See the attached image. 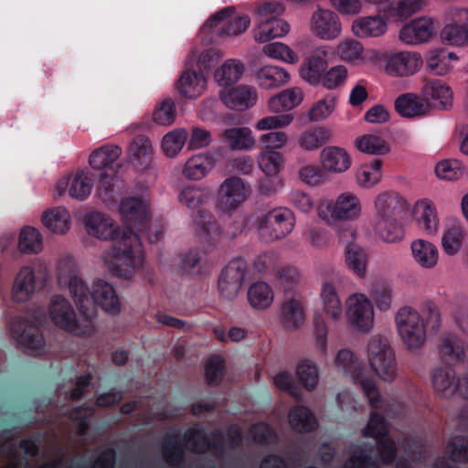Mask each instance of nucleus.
I'll return each mask as SVG.
<instances>
[{
  "label": "nucleus",
  "instance_id": "f257e3e1",
  "mask_svg": "<svg viewBox=\"0 0 468 468\" xmlns=\"http://www.w3.org/2000/svg\"><path fill=\"white\" fill-rule=\"evenodd\" d=\"M58 281L68 286L79 311L76 316L70 303L62 296L53 297L49 306V316L53 323L67 331L79 335L90 333L97 316L96 307L90 302L82 280L77 275L75 265L61 261L58 266Z\"/></svg>",
  "mask_w": 468,
  "mask_h": 468
},
{
  "label": "nucleus",
  "instance_id": "f03ea898",
  "mask_svg": "<svg viewBox=\"0 0 468 468\" xmlns=\"http://www.w3.org/2000/svg\"><path fill=\"white\" fill-rule=\"evenodd\" d=\"M112 240V268L120 276L128 277L142 261L141 240L131 229H120Z\"/></svg>",
  "mask_w": 468,
  "mask_h": 468
},
{
  "label": "nucleus",
  "instance_id": "7ed1b4c3",
  "mask_svg": "<svg viewBox=\"0 0 468 468\" xmlns=\"http://www.w3.org/2000/svg\"><path fill=\"white\" fill-rule=\"evenodd\" d=\"M284 12L282 5L276 3H263L257 9V15L261 21L255 30V39L267 42L272 38L280 37L289 32V25L279 17Z\"/></svg>",
  "mask_w": 468,
  "mask_h": 468
},
{
  "label": "nucleus",
  "instance_id": "20e7f679",
  "mask_svg": "<svg viewBox=\"0 0 468 468\" xmlns=\"http://www.w3.org/2000/svg\"><path fill=\"white\" fill-rule=\"evenodd\" d=\"M399 333L409 348L420 347L426 338L425 325L420 314L410 308H402L397 315Z\"/></svg>",
  "mask_w": 468,
  "mask_h": 468
},
{
  "label": "nucleus",
  "instance_id": "39448f33",
  "mask_svg": "<svg viewBox=\"0 0 468 468\" xmlns=\"http://www.w3.org/2000/svg\"><path fill=\"white\" fill-rule=\"evenodd\" d=\"M250 23L248 16H238L233 8H226L213 15L205 27L218 36H237L245 32Z\"/></svg>",
  "mask_w": 468,
  "mask_h": 468
},
{
  "label": "nucleus",
  "instance_id": "423d86ee",
  "mask_svg": "<svg viewBox=\"0 0 468 468\" xmlns=\"http://www.w3.org/2000/svg\"><path fill=\"white\" fill-rule=\"evenodd\" d=\"M293 227L294 218L292 212L274 208L261 219L258 229L261 235L278 239L290 234Z\"/></svg>",
  "mask_w": 468,
  "mask_h": 468
},
{
  "label": "nucleus",
  "instance_id": "0eeeda50",
  "mask_svg": "<svg viewBox=\"0 0 468 468\" xmlns=\"http://www.w3.org/2000/svg\"><path fill=\"white\" fill-rule=\"evenodd\" d=\"M346 314L350 323L360 331H368L373 325V306L363 294L356 293L349 297Z\"/></svg>",
  "mask_w": 468,
  "mask_h": 468
},
{
  "label": "nucleus",
  "instance_id": "6e6552de",
  "mask_svg": "<svg viewBox=\"0 0 468 468\" xmlns=\"http://www.w3.org/2000/svg\"><path fill=\"white\" fill-rule=\"evenodd\" d=\"M369 364L376 374L384 381H392L397 375L394 357L389 348L380 343L370 346Z\"/></svg>",
  "mask_w": 468,
  "mask_h": 468
},
{
  "label": "nucleus",
  "instance_id": "1a4fd4ad",
  "mask_svg": "<svg viewBox=\"0 0 468 468\" xmlns=\"http://www.w3.org/2000/svg\"><path fill=\"white\" fill-rule=\"evenodd\" d=\"M38 284L36 270L31 266L21 267L13 282L12 300L17 303H27L33 297Z\"/></svg>",
  "mask_w": 468,
  "mask_h": 468
},
{
  "label": "nucleus",
  "instance_id": "9d476101",
  "mask_svg": "<svg viewBox=\"0 0 468 468\" xmlns=\"http://www.w3.org/2000/svg\"><path fill=\"white\" fill-rule=\"evenodd\" d=\"M247 266L241 259L229 261L222 270L218 279V288L227 296L235 295L241 287Z\"/></svg>",
  "mask_w": 468,
  "mask_h": 468
},
{
  "label": "nucleus",
  "instance_id": "9b49d317",
  "mask_svg": "<svg viewBox=\"0 0 468 468\" xmlns=\"http://www.w3.org/2000/svg\"><path fill=\"white\" fill-rule=\"evenodd\" d=\"M93 305L101 306L106 313L117 314L121 311V303L114 288L107 282L98 280L89 289Z\"/></svg>",
  "mask_w": 468,
  "mask_h": 468
},
{
  "label": "nucleus",
  "instance_id": "f8f14e48",
  "mask_svg": "<svg viewBox=\"0 0 468 468\" xmlns=\"http://www.w3.org/2000/svg\"><path fill=\"white\" fill-rule=\"evenodd\" d=\"M360 210L359 202L356 197L347 194L340 195L334 206V215L331 214L329 205L320 207V216L330 222L333 219L347 220L358 215Z\"/></svg>",
  "mask_w": 468,
  "mask_h": 468
},
{
  "label": "nucleus",
  "instance_id": "ddd939ff",
  "mask_svg": "<svg viewBox=\"0 0 468 468\" xmlns=\"http://www.w3.org/2000/svg\"><path fill=\"white\" fill-rule=\"evenodd\" d=\"M13 332L25 351L31 355H38L45 346V341L39 330L32 324L23 322L14 324Z\"/></svg>",
  "mask_w": 468,
  "mask_h": 468
},
{
  "label": "nucleus",
  "instance_id": "4468645a",
  "mask_svg": "<svg viewBox=\"0 0 468 468\" xmlns=\"http://www.w3.org/2000/svg\"><path fill=\"white\" fill-rule=\"evenodd\" d=\"M246 189L243 182L237 177L225 180L219 189L218 201L222 209L237 207L245 200Z\"/></svg>",
  "mask_w": 468,
  "mask_h": 468
},
{
  "label": "nucleus",
  "instance_id": "2eb2a0df",
  "mask_svg": "<svg viewBox=\"0 0 468 468\" xmlns=\"http://www.w3.org/2000/svg\"><path fill=\"white\" fill-rule=\"evenodd\" d=\"M433 21L429 17L414 19L400 31V39L407 44H418L428 40L432 35Z\"/></svg>",
  "mask_w": 468,
  "mask_h": 468
},
{
  "label": "nucleus",
  "instance_id": "dca6fc26",
  "mask_svg": "<svg viewBox=\"0 0 468 468\" xmlns=\"http://www.w3.org/2000/svg\"><path fill=\"white\" fill-rule=\"evenodd\" d=\"M85 227L89 235L103 240L113 239L120 230L109 217L101 213H92L87 217Z\"/></svg>",
  "mask_w": 468,
  "mask_h": 468
},
{
  "label": "nucleus",
  "instance_id": "f3484780",
  "mask_svg": "<svg viewBox=\"0 0 468 468\" xmlns=\"http://www.w3.org/2000/svg\"><path fill=\"white\" fill-rule=\"evenodd\" d=\"M313 28L321 38L331 39L340 33L341 26L334 12L319 8L313 16Z\"/></svg>",
  "mask_w": 468,
  "mask_h": 468
},
{
  "label": "nucleus",
  "instance_id": "a211bd4d",
  "mask_svg": "<svg viewBox=\"0 0 468 468\" xmlns=\"http://www.w3.org/2000/svg\"><path fill=\"white\" fill-rule=\"evenodd\" d=\"M351 159L347 151L338 146H327L321 153L322 167L331 173H343L349 168Z\"/></svg>",
  "mask_w": 468,
  "mask_h": 468
},
{
  "label": "nucleus",
  "instance_id": "6ab92c4d",
  "mask_svg": "<svg viewBox=\"0 0 468 468\" xmlns=\"http://www.w3.org/2000/svg\"><path fill=\"white\" fill-rule=\"evenodd\" d=\"M420 67L419 59L416 56L400 52L393 55L386 65V71L392 77L405 78L413 75Z\"/></svg>",
  "mask_w": 468,
  "mask_h": 468
},
{
  "label": "nucleus",
  "instance_id": "aec40b11",
  "mask_svg": "<svg viewBox=\"0 0 468 468\" xmlns=\"http://www.w3.org/2000/svg\"><path fill=\"white\" fill-rule=\"evenodd\" d=\"M458 378L450 368H438L432 375V386L442 399H451L457 392Z\"/></svg>",
  "mask_w": 468,
  "mask_h": 468
},
{
  "label": "nucleus",
  "instance_id": "412c9836",
  "mask_svg": "<svg viewBox=\"0 0 468 468\" xmlns=\"http://www.w3.org/2000/svg\"><path fill=\"white\" fill-rule=\"evenodd\" d=\"M288 423L296 432H309L317 428V420L311 410L304 406H296L288 413Z\"/></svg>",
  "mask_w": 468,
  "mask_h": 468
},
{
  "label": "nucleus",
  "instance_id": "4be33fe9",
  "mask_svg": "<svg viewBox=\"0 0 468 468\" xmlns=\"http://www.w3.org/2000/svg\"><path fill=\"white\" fill-rule=\"evenodd\" d=\"M122 150L117 145H106L95 150L90 157V165L97 170L110 169L114 176L116 171L113 169L115 162L119 159Z\"/></svg>",
  "mask_w": 468,
  "mask_h": 468
},
{
  "label": "nucleus",
  "instance_id": "5701e85b",
  "mask_svg": "<svg viewBox=\"0 0 468 468\" xmlns=\"http://www.w3.org/2000/svg\"><path fill=\"white\" fill-rule=\"evenodd\" d=\"M224 103L235 110H245L252 105L256 100V94L246 87L230 88L222 96Z\"/></svg>",
  "mask_w": 468,
  "mask_h": 468
},
{
  "label": "nucleus",
  "instance_id": "b1692460",
  "mask_svg": "<svg viewBox=\"0 0 468 468\" xmlns=\"http://www.w3.org/2000/svg\"><path fill=\"white\" fill-rule=\"evenodd\" d=\"M119 210L122 218L132 224H140L148 218L145 204L135 197L123 198Z\"/></svg>",
  "mask_w": 468,
  "mask_h": 468
},
{
  "label": "nucleus",
  "instance_id": "393cba45",
  "mask_svg": "<svg viewBox=\"0 0 468 468\" xmlns=\"http://www.w3.org/2000/svg\"><path fill=\"white\" fill-rule=\"evenodd\" d=\"M395 108L404 117H415L424 114L426 106L422 100L412 93L402 94L395 101Z\"/></svg>",
  "mask_w": 468,
  "mask_h": 468
},
{
  "label": "nucleus",
  "instance_id": "a878e982",
  "mask_svg": "<svg viewBox=\"0 0 468 468\" xmlns=\"http://www.w3.org/2000/svg\"><path fill=\"white\" fill-rule=\"evenodd\" d=\"M248 299L254 308L265 309L272 303L274 293L269 284L258 282L249 288Z\"/></svg>",
  "mask_w": 468,
  "mask_h": 468
},
{
  "label": "nucleus",
  "instance_id": "bb28decb",
  "mask_svg": "<svg viewBox=\"0 0 468 468\" xmlns=\"http://www.w3.org/2000/svg\"><path fill=\"white\" fill-rule=\"evenodd\" d=\"M224 137L234 150L250 149L254 146L255 139L247 127H233L224 132Z\"/></svg>",
  "mask_w": 468,
  "mask_h": 468
},
{
  "label": "nucleus",
  "instance_id": "cd10ccee",
  "mask_svg": "<svg viewBox=\"0 0 468 468\" xmlns=\"http://www.w3.org/2000/svg\"><path fill=\"white\" fill-rule=\"evenodd\" d=\"M42 248V238L37 229L24 227L18 238L17 249L21 253H36Z\"/></svg>",
  "mask_w": 468,
  "mask_h": 468
},
{
  "label": "nucleus",
  "instance_id": "c85d7f7f",
  "mask_svg": "<svg viewBox=\"0 0 468 468\" xmlns=\"http://www.w3.org/2000/svg\"><path fill=\"white\" fill-rule=\"evenodd\" d=\"M43 222L52 232L62 234L69 229L70 216L65 209H51L44 214Z\"/></svg>",
  "mask_w": 468,
  "mask_h": 468
},
{
  "label": "nucleus",
  "instance_id": "c756f323",
  "mask_svg": "<svg viewBox=\"0 0 468 468\" xmlns=\"http://www.w3.org/2000/svg\"><path fill=\"white\" fill-rule=\"evenodd\" d=\"M284 323L291 327H298L304 320V312L301 302L295 297L285 300L282 306Z\"/></svg>",
  "mask_w": 468,
  "mask_h": 468
},
{
  "label": "nucleus",
  "instance_id": "7c9ffc66",
  "mask_svg": "<svg viewBox=\"0 0 468 468\" xmlns=\"http://www.w3.org/2000/svg\"><path fill=\"white\" fill-rule=\"evenodd\" d=\"M206 85V80L196 72H185L179 80L181 94L193 99L201 94Z\"/></svg>",
  "mask_w": 468,
  "mask_h": 468
},
{
  "label": "nucleus",
  "instance_id": "2f4dec72",
  "mask_svg": "<svg viewBox=\"0 0 468 468\" xmlns=\"http://www.w3.org/2000/svg\"><path fill=\"white\" fill-rule=\"evenodd\" d=\"M283 165V159L276 150H266L260 154L259 166L265 176L276 177Z\"/></svg>",
  "mask_w": 468,
  "mask_h": 468
},
{
  "label": "nucleus",
  "instance_id": "473e14b6",
  "mask_svg": "<svg viewBox=\"0 0 468 468\" xmlns=\"http://www.w3.org/2000/svg\"><path fill=\"white\" fill-rule=\"evenodd\" d=\"M301 100L302 96L299 92L287 90L273 96L269 101V108L272 112H284L299 104Z\"/></svg>",
  "mask_w": 468,
  "mask_h": 468
},
{
  "label": "nucleus",
  "instance_id": "72a5a7b5",
  "mask_svg": "<svg viewBox=\"0 0 468 468\" xmlns=\"http://www.w3.org/2000/svg\"><path fill=\"white\" fill-rule=\"evenodd\" d=\"M213 163L214 160L209 154L194 155L186 161L184 173L192 179L201 178L213 165Z\"/></svg>",
  "mask_w": 468,
  "mask_h": 468
},
{
  "label": "nucleus",
  "instance_id": "f704fd0d",
  "mask_svg": "<svg viewBox=\"0 0 468 468\" xmlns=\"http://www.w3.org/2000/svg\"><path fill=\"white\" fill-rule=\"evenodd\" d=\"M243 69V65L239 61L229 59L216 71V80L221 85H229L240 78Z\"/></svg>",
  "mask_w": 468,
  "mask_h": 468
},
{
  "label": "nucleus",
  "instance_id": "c9c22d12",
  "mask_svg": "<svg viewBox=\"0 0 468 468\" xmlns=\"http://www.w3.org/2000/svg\"><path fill=\"white\" fill-rule=\"evenodd\" d=\"M386 29L385 22L377 16H368L357 20L354 25V30L356 34L363 36L378 37Z\"/></svg>",
  "mask_w": 468,
  "mask_h": 468
},
{
  "label": "nucleus",
  "instance_id": "e433bc0d",
  "mask_svg": "<svg viewBox=\"0 0 468 468\" xmlns=\"http://www.w3.org/2000/svg\"><path fill=\"white\" fill-rule=\"evenodd\" d=\"M187 134L184 129H176L166 133L163 138L162 147L169 156L177 154L185 145Z\"/></svg>",
  "mask_w": 468,
  "mask_h": 468
},
{
  "label": "nucleus",
  "instance_id": "4c0bfd02",
  "mask_svg": "<svg viewBox=\"0 0 468 468\" xmlns=\"http://www.w3.org/2000/svg\"><path fill=\"white\" fill-rule=\"evenodd\" d=\"M412 253L422 265L431 266L437 261L435 248L428 241L418 239L412 243Z\"/></svg>",
  "mask_w": 468,
  "mask_h": 468
},
{
  "label": "nucleus",
  "instance_id": "58836bf2",
  "mask_svg": "<svg viewBox=\"0 0 468 468\" xmlns=\"http://www.w3.org/2000/svg\"><path fill=\"white\" fill-rule=\"evenodd\" d=\"M329 138V131L319 127L304 133L300 139V145L306 151H312L325 144Z\"/></svg>",
  "mask_w": 468,
  "mask_h": 468
},
{
  "label": "nucleus",
  "instance_id": "ea45409f",
  "mask_svg": "<svg viewBox=\"0 0 468 468\" xmlns=\"http://www.w3.org/2000/svg\"><path fill=\"white\" fill-rule=\"evenodd\" d=\"M325 57L326 53L323 51L314 54L307 60L303 69L304 75L307 79L319 80L323 77V73L327 69V61Z\"/></svg>",
  "mask_w": 468,
  "mask_h": 468
},
{
  "label": "nucleus",
  "instance_id": "a19ab883",
  "mask_svg": "<svg viewBox=\"0 0 468 468\" xmlns=\"http://www.w3.org/2000/svg\"><path fill=\"white\" fill-rule=\"evenodd\" d=\"M259 79L262 85L271 88L283 84L288 79V74L276 66L269 65L261 69Z\"/></svg>",
  "mask_w": 468,
  "mask_h": 468
},
{
  "label": "nucleus",
  "instance_id": "79ce46f5",
  "mask_svg": "<svg viewBox=\"0 0 468 468\" xmlns=\"http://www.w3.org/2000/svg\"><path fill=\"white\" fill-rule=\"evenodd\" d=\"M296 375L299 381L309 390L314 389L318 384V373L316 367L308 361H301L296 367Z\"/></svg>",
  "mask_w": 468,
  "mask_h": 468
},
{
  "label": "nucleus",
  "instance_id": "37998d69",
  "mask_svg": "<svg viewBox=\"0 0 468 468\" xmlns=\"http://www.w3.org/2000/svg\"><path fill=\"white\" fill-rule=\"evenodd\" d=\"M322 300L324 310L334 318H337L342 314V307L340 300L336 293L335 289L330 285L325 284L322 292Z\"/></svg>",
  "mask_w": 468,
  "mask_h": 468
},
{
  "label": "nucleus",
  "instance_id": "c03bdc74",
  "mask_svg": "<svg viewBox=\"0 0 468 468\" xmlns=\"http://www.w3.org/2000/svg\"><path fill=\"white\" fill-rule=\"evenodd\" d=\"M346 263L359 277H364L367 271V256L360 248H350L347 250Z\"/></svg>",
  "mask_w": 468,
  "mask_h": 468
},
{
  "label": "nucleus",
  "instance_id": "a18cd8bd",
  "mask_svg": "<svg viewBox=\"0 0 468 468\" xmlns=\"http://www.w3.org/2000/svg\"><path fill=\"white\" fill-rule=\"evenodd\" d=\"M336 365L343 370L350 373L356 380L357 374L365 376L354 354L348 350H342L336 357Z\"/></svg>",
  "mask_w": 468,
  "mask_h": 468
},
{
  "label": "nucleus",
  "instance_id": "49530a36",
  "mask_svg": "<svg viewBox=\"0 0 468 468\" xmlns=\"http://www.w3.org/2000/svg\"><path fill=\"white\" fill-rule=\"evenodd\" d=\"M292 120L291 114L265 116L258 121L256 128L259 131L277 130L289 125Z\"/></svg>",
  "mask_w": 468,
  "mask_h": 468
},
{
  "label": "nucleus",
  "instance_id": "de8ad7c7",
  "mask_svg": "<svg viewBox=\"0 0 468 468\" xmlns=\"http://www.w3.org/2000/svg\"><path fill=\"white\" fill-rule=\"evenodd\" d=\"M360 151L367 154H382L387 150L385 142L378 135L367 134L357 142Z\"/></svg>",
  "mask_w": 468,
  "mask_h": 468
},
{
  "label": "nucleus",
  "instance_id": "09e8293b",
  "mask_svg": "<svg viewBox=\"0 0 468 468\" xmlns=\"http://www.w3.org/2000/svg\"><path fill=\"white\" fill-rule=\"evenodd\" d=\"M131 158L134 163L141 164L143 158L149 160L152 153L150 140L145 136L136 138L131 145Z\"/></svg>",
  "mask_w": 468,
  "mask_h": 468
},
{
  "label": "nucleus",
  "instance_id": "8fccbe9b",
  "mask_svg": "<svg viewBox=\"0 0 468 468\" xmlns=\"http://www.w3.org/2000/svg\"><path fill=\"white\" fill-rule=\"evenodd\" d=\"M224 375V360L219 356L210 357L205 366L206 379L209 384L217 383Z\"/></svg>",
  "mask_w": 468,
  "mask_h": 468
},
{
  "label": "nucleus",
  "instance_id": "3c124183",
  "mask_svg": "<svg viewBox=\"0 0 468 468\" xmlns=\"http://www.w3.org/2000/svg\"><path fill=\"white\" fill-rule=\"evenodd\" d=\"M441 38L451 45L462 44L468 39V32L452 21L441 30Z\"/></svg>",
  "mask_w": 468,
  "mask_h": 468
},
{
  "label": "nucleus",
  "instance_id": "603ef678",
  "mask_svg": "<svg viewBox=\"0 0 468 468\" xmlns=\"http://www.w3.org/2000/svg\"><path fill=\"white\" fill-rule=\"evenodd\" d=\"M441 356L447 362H454L463 355V347L453 337H448L443 340L440 349Z\"/></svg>",
  "mask_w": 468,
  "mask_h": 468
},
{
  "label": "nucleus",
  "instance_id": "864d4df0",
  "mask_svg": "<svg viewBox=\"0 0 468 468\" xmlns=\"http://www.w3.org/2000/svg\"><path fill=\"white\" fill-rule=\"evenodd\" d=\"M337 52L344 60L356 61L363 58V48L358 42L354 40H347L340 44Z\"/></svg>",
  "mask_w": 468,
  "mask_h": 468
},
{
  "label": "nucleus",
  "instance_id": "5fc2aeb1",
  "mask_svg": "<svg viewBox=\"0 0 468 468\" xmlns=\"http://www.w3.org/2000/svg\"><path fill=\"white\" fill-rule=\"evenodd\" d=\"M357 381L363 387V389L368 398L369 403L375 407L379 408L382 405V398L373 379L357 374Z\"/></svg>",
  "mask_w": 468,
  "mask_h": 468
},
{
  "label": "nucleus",
  "instance_id": "6e6d98bb",
  "mask_svg": "<svg viewBox=\"0 0 468 468\" xmlns=\"http://www.w3.org/2000/svg\"><path fill=\"white\" fill-rule=\"evenodd\" d=\"M89 193L90 182L88 176L83 173L75 174L69 188L70 196L77 199H83Z\"/></svg>",
  "mask_w": 468,
  "mask_h": 468
},
{
  "label": "nucleus",
  "instance_id": "4d7b16f0",
  "mask_svg": "<svg viewBox=\"0 0 468 468\" xmlns=\"http://www.w3.org/2000/svg\"><path fill=\"white\" fill-rule=\"evenodd\" d=\"M154 121L159 125H169L175 120V105L171 101H163L154 112Z\"/></svg>",
  "mask_w": 468,
  "mask_h": 468
},
{
  "label": "nucleus",
  "instance_id": "13d9d810",
  "mask_svg": "<svg viewBox=\"0 0 468 468\" xmlns=\"http://www.w3.org/2000/svg\"><path fill=\"white\" fill-rule=\"evenodd\" d=\"M266 53L277 59L287 63H292L295 60V54L287 46L282 43H273L266 47Z\"/></svg>",
  "mask_w": 468,
  "mask_h": 468
},
{
  "label": "nucleus",
  "instance_id": "bf43d9fd",
  "mask_svg": "<svg viewBox=\"0 0 468 468\" xmlns=\"http://www.w3.org/2000/svg\"><path fill=\"white\" fill-rule=\"evenodd\" d=\"M415 215L419 221H422L426 229L435 227L437 218L431 206L426 202H420L416 206Z\"/></svg>",
  "mask_w": 468,
  "mask_h": 468
},
{
  "label": "nucleus",
  "instance_id": "052dcab7",
  "mask_svg": "<svg viewBox=\"0 0 468 468\" xmlns=\"http://www.w3.org/2000/svg\"><path fill=\"white\" fill-rule=\"evenodd\" d=\"M274 384L279 389L285 390L297 399L300 398V392L289 372L283 371L277 374L274 378Z\"/></svg>",
  "mask_w": 468,
  "mask_h": 468
},
{
  "label": "nucleus",
  "instance_id": "680f3d73",
  "mask_svg": "<svg viewBox=\"0 0 468 468\" xmlns=\"http://www.w3.org/2000/svg\"><path fill=\"white\" fill-rule=\"evenodd\" d=\"M261 140L267 150H275L284 146L288 139L285 133L275 131L263 134Z\"/></svg>",
  "mask_w": 468,
  "mask_h": 468
},
{
  "label": "nucleus",
  "instance_id": "e2e57ef3",
  "mask_svg": "<svg viewBox=\"0 0 468 468\" xmlns=\"http://www.w3.org/2000/svg\"><path fill=\"white\" fill-rule=\"evenodd\" d=\"M387 432V426L384 419L378 415L373 414L367 423V426L363 431L365 436L379 437L385 435Z\"/></svg>",
  "mask_w": 468,
  "mask_h": 468
},
{
  "label": "nucleus",
  "instance_id": "0e129e2a",
  "mask_svg": "<svg viewBox=\"0 0 468 468\" xmlns=\"http://www.w3.org/2000/svg\"><path fill=\"white\" fill-rule=\"evenodd\" d=\"M462 242V233L457 229L448 230L442 238V246L449 254L457 252Z\"/></svg>",
  "mask_w": 468,
  "mask_h": 468
},
{
  "label": "nucleus",
  "instance_id": "69168bd1",
  "mask_svg": "<svg viewBox=\"0 0 468 468\" xmlns=\"http://www.w3.org/2000/svg\"><path fill=\"white\" fill-rule=\"evenodd\" d=\"M211 143L210 133L201 128H194L189 140V148L199 149L207 147Z\"/></svg>",
  "mask_w": 468,
  "mask_h": 468
},
{
  "label": "nucleus",
  "instance_id": "338daca9",
  "mask_svg": "<svg viewBox=\"0 0 468 468\" xmlns=\"http://www.w3.org/2000/svg\"><path fill=\"white\" fill-rule=\"evenodd\" d=\"M346 77L345 68L338 66L332 68L323 78V84L326 88L332 89L344 81Z\"/></svg>",
  "mask_w": 468,
  "mask_h": 468
},
{
  "label": "nucleus",
  "instance_id": "774afa93",
  "mask_svg": "<svg viewBox=\"0 0 468 468\" xmlns=\"http://www.w3.org/2000/svg\"><path fill=\"white\" fill-rule=\"evenodd\" d=\"M432 89V98L434 100L440 101L441 105L447 106L452 104V92L451 89L443 84L435 83L431 87Z\"/></svg>",
  "mask_w": 468,
  "mask_h": 468
}]
</instances>
